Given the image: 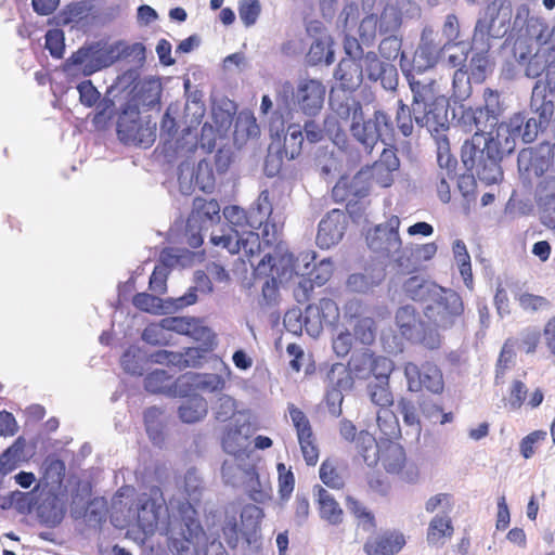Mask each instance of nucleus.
I'll use <instances>...</instances> for the list:
<instances>
[{
	"label": "nucleus",
	"instance_id": "57",
	"mask_svg": "<svg viewBox=\"0 0 555 555\" xmlns=\"http://www.w3.org/2000/svg\"><path fill=\"white\" fill-rule=\"evenodd\" d=\"M234 235L232 234H211L210 242L215 246H221L227 249L230 254H237L241 248L247 249L248 241L251 240L249 236L244 240L243 234L237 229H234Z\"/></svg>",
	"mask_w": 555,
	"mask_h": 555
},
{
	"label": "nucleus",
	"instance_id": "14",
	"mask_svg": "<svg viewBox=\"0 0 555 555\" xmlns=\"http://www.w3.org/2000/svg\"><path fill=\"white\" fill-rule=\"evenodd\" d=\"M517 166L520 177L528 182L555 170V143L543 141L534 147L522 149L518 153Z\"/></svg>",
	"mask_w": 555,
	"mask_h": 555
},
{
	"label": "nucleus",
	"instance_id": "35",
	"mask_svg": "<svg viewBox=\"0 0 555 555\" xmlns=\"http://www.w3.org/2000/svg\"><path fill=\"white\" fill-rule=\"evenodd\" d=\"M405 544L403 534L385 532L367 539L363 548L367 555H395Z\"/></svg>",
	"mask_w": 555,
	"mask_h": 555
},
{
	"label": "nucleus",
	"instance_id": "12",
	"mask_svg": "<svg viewBox=\"0 0 555 555\" xmlns=\"http://www.w3.org/2000/svg\"><path fill=\"white\" fill-rule=\"evenodd\" d=\"M344 51L347 57L340 60L335 69L334 77L345 90H356L365 79L364 57L365 53L359 39L346 36L344 39Z\"/></svg>",
	"mask_w": 555,
	"mask_h": 555
},
{
	"label": "nucleus",
	"instance_id": "25",
	"mask_svg": "<svg viewBox=\"0 0 555 555\" xmlns=\"http://www.w3.org/2000/svg\"><path fill=\"white\" fill-rule=\"evenodd\" d=\"M365 79L378 83L385 91L393 92L399 85V73L395 64L380 60L375 51H367L364 57Z\"/></svg>",
	"mask_w": 555,
	"mask_h": 555
},
{
	"label": "nucleus",
	"instance_id": "10",
	"mask_svg": "<svg viewBox=\"0 0 555 555\" xmlns=\"http://www.w3.org/2000/svg\"><path fill=\"white\" fill-rule=\"evenodd\" d=\"M395 319L401 335L409 341L418 344L428 350L441 347V334L420 317L414 306L405 305L398 308Z\"/></svg>",
	"mask_w": 555,
	"mask_h": 555
},
{
	"label": "nucleus",
	"instance_id": "47",
	"mask_svg": "<svg viewBox=\"0 0 555 555\" xmlns=\"http://www.w3.org/2000/svg\"><path fill=\"white\" fill-rule=\"evenodd\" d=\"M453 526L448 515H436L429 522L427 530V542L430 545L443 544L444 538H451Z\"/></svg>",
	"mask_w": 555,
	"mask_h": 555
},
{
	"label": "nucleus",
	"instance_id": "13",
	"mask_svg": "<svg viewBox=\"0 0 555 555\" xmlns=\"http://www.w3.org/2000/svg\"><path fill=\"white\" fill-rule=\"evenodd\" d=\"M156 122L143 120L141 114L120 106L117 135L125 144L150 147L156 140Z\"/></svg>",
	"mask_w": 555,
	"mask_h": 555
},
{
	"label": "nucleus",
	"instance_id": "21",
	"mask_svg": "<svg viewBox=\"0 0 555 555\" xmlns=\"http://www.w3.org/2000/svg\"><path fill=\"white\" fill-rule=\"evenodd\" d=\"M339 435L347 442H352L363 462L372 467L378 462V442L367 430H357L356 425L343 418L339 422Z\"/></svg>",
	"mask_w": 555,
	"mask_h": 555
},
{
	"label": "nucleus",
	"instance_id": "55",
	"mask_svg": "<svg viewBox=\"0 0 555 555\" xmlns=\"http://www.w3.org/2000/svg\"><path fill=\"white\" fill-rule=\"evenodd\" d=\"M374 177L372 175L370 166L362 168L358 171L350 181H348V193L354 199H361L370 194L371 185L369 179Z\"/></svg>",
	"mask_w": 555,
	"mask_h": 555
},
{
	"label": "nucleus",
	"instance_id": "20",
	"mask_svg": "<svg viewBox=\"0 0 555 555\" xmlns=\"http://www.w3.org/2000/svg\"><path fill=\"white\" fill-rule=\"evenodd\" d=\"M525 77L538 79L534 83L555 87V59L552 55L551 41L539 47L533 56L520 66Z\"/></svg>",
	"mask_w": 555,
	"mask_h": 555
},
{
	"label": "nucleus",
	"instance_id": "26",
	"mask_svg": "<svg viewBox=\"0 0 555 555\" xmlns=\"http://www.w3.org/2000/svg\"><path fill=\"white\" fill-rule=\"evenodd\" d=\"M269 131L272 138L276 137L280 139L281 134H284L283 150L280 153L284 154L288 159H295L300 154L305 141L301 125L293 122L285 129L283 114L280 111H275L269 124Z\"/></svg>",
	"mask_w": 555,
	"mask_h": 555
},
{
	"label": "nucleus",
	"instance_id": "19",
	"mask_svg": "<svg viewBox=\"0 0 555 555\" xmlns=\"http://www.w3.org/2000/svg\"><path fill=\"white\" fill-rule=\"evenodd\" d=\"M326 88L321 80L300 78L296 86L295 107L306 117H317L324 105Z\"/></svg>",
	"mask_w": 555,
	"mask_h": 555
},
{
	"label": "nucleus",
	"instance_id": "30",
	"mask_svg": "<svg viewBox=\"0 0 555 555\" xmlns=\"http://www.w3.org/2000/svg\"><path fill=\"white\" fill-rule=\"evenodd\" d=\"M272 204L270 202V193L268 190L262 191L254 205L246 211L248 235L251 238V244L259 245V234L254 230H259L263 227L262 234L269 235L270 217L272 215Z\"/></svg>",
	"mask_w": 555,
	"mask_h": 555
},
{
	"label": "nucleus",
	"instance_id": "61",
	"mask_svg": "<svg viewBox=\"0 0 555 555\" xmlns=\"http://www.w3.org/2000/svg\"><path fill=\"white\" fill-rule=\"evenodd\" d=\"M437 140V163L440 169L449 178H454V170L456 168V158L450 153V145L447 135L439 137Z\"/></svg>",
	"mask_w": 555,
	"mask_h": 555
},
{
	"label": "nucleus",
	"instance_id": "49",
	"mask_svg": "<svg viewBox=\"0 0 555 555\" xmlns=\"http://www.w3.org/2000/svg\"><path fill=\"white\" fill-rule=\"evenodd\" d=\"M327 388L340 390L341 392L351 390L353 387V376L343 363H335L331 366L326 375Z\"/></svg>",
	"mask_w": 555,
	"mask_h": 555
},
{
	"label": "nucleus",
	"instance_id": "63",
	"mask_svg": "<svg viewBox=\"0 0 555 555\" xmlns=\"http://www.w3.org/2000/svg\"><path fill=\"white\" fill-rule=\"evenodd\" d=\"M247 492L256 503H264L271 499V487L268 481H261L255 470L248 473Z\"/></svg>",
	"mask_w": 555,
	"mask_h": 555
},
{
	"label": "nucleus",
	"instance_id": "4",
	"mask_svg": "<svg viewBox=\"0 0 555 555\" xmlns=\"http://www.w3.org/2000/svg\"><path fill=\"white\" fill-rule=\"evenodd\" d=\"M505 111L506 104L502 94L498 90L486 88L482 93V104L477 106L461 104L453 108L452 114L456 124L465 132L494 137L493 130H498Z\"/></svg>",
	"mask_w": 555,
	"mask_h": 555
},
{
	"label": "nucleus",
	"instance_id": "18",
	"mask_svg": "<svg viewBox=\"0 0 555 555\" xmlns=\"http://www.w3.org/2000/svg\"><path fill=\"white\" fill-rule=\"evenodd\" d=\"M185 95H186V104L184 107L185 118H188L189 114H192V118L190 121L184 120V127L182 128V138L177 139L175 143V150L177 152L184 150V145L182 141H186L190 143V146L186 151L192 152L197 146V134H193L192 130L201 124V119L204 116V105L202 103V92L198 90H191V81L190 79H185L183 82Z\"/></svg>",
	"mask_w": 555,
	"mask_h": 555
},
{
	"label": "nucleus",
	"instance_id": "37",
	"mask_svg": "<svg viewBox=\"0 0 555 555\" xmlns=\"http://www.w3.org/2000/svg\"><path fill=\"white\" fill-rule=\"evenodd\" d=\"M400 167V160L393 149H384L377 162L370 167L376 181L384 188L390 186L393 182L391 173Z\"/></svg>",
	"mask_w": 555,
	"mask_h": 555
},
{
	"label": "nucleus",
	"instance_id": "24",
	"mask_svg": "<svg viewBox=\"0 0 555 555\" xmlns=\"http://www.w3.org/2000/svg\"><path fill=\"white\" fill-rule=\"evenodd\" d=\"M400 219L391 216L385 223L378 224L372 233L366 236L370 249L392 256L401 250L402 241L399 235Z\"/></svg>",
	"mask_w": 555,
	"mask_h": 555
},
{
	"label": "nucleus",
	"instance_id": "32",
	"mask_svg": "<svg viewBox=\"0 0 555 555\" xmlns=\"http://www.w3.org/2000/svg\"><path fill=\"white\" fill-rule=\"evenodd\" d=\"M220 210V205L216 199L206 201L202 197H195L193 209L188 218L189 229H209L221 220Z\"/></svg>",
	"mask_w": 555,
	"mask_h": 555
},
{
	"label": "nucleus",
	"instance_id": "22",
	"mask_svg": "<svg viewBox=\"0 0 555 555\" xmlns=\"http://www.w3.org/2000/svg\"><path fill=\"white\" fill-rule=\"evenodd\" d=\"M526 33L527 36H519L513 47V55L519 67L533 56L538 49L535 44L541 47L550 42L548 26L539 20L528 21Z\"/></svg>",
	"mask_w": 555,
	"mask_h": 555
},
{
	"label": "nucleus",
	"instance_id": "6",
	"mask_svg": "<svg viewBox=\"0 0 555 555\" xmlns=\"http://www.w3.org/2000/svg\"><path fill=\"white\" fill-rule=\"evenodd\" d=\"M452 44H440L435 40L433 28L425 27L422 30L420 42L415 49L413 59L410 60L405 52L401 53L400 68L409 82L411 88L412 81H422L416 78V75L424 74L428 69L434 68L442 53L450 52ZM423 81H434L433 79H423Z\"/></svg>",
	"mask_w": 555,
	"mask_h": 555
},
{
	"label": "nucleus",
	"instance_id": "36",
	"mask_svg": "<svg viewBox=\"0 0 555 555\" xmlns=\"http://www.w3.org/2000/svg\"><path fill=\"white\" fill-rule=\"evenodd\" d=\"M441 286L437 283L429 281L421 275H413L403 282L402 289L408 298L413 301H420L425 305L429 302L434 294H436Z\"/></svg>",
	"mask_w": 555,
	"mask_h": 555
},
{
	"label": "nucleus",
	"instance_id": "46",
	"mask_svg": "<svg viewBox=\"0 0 555 555\" xmlns=\"http://www.w3.org/2000/svg\"><path fill=\"white\" fill-rule=\"evenodd\" d=\"M185 384L194 390L215 392L223 389L225 382L218 374L190 373L183 376Z\"/></svg>",
	"mask_w": 555,
	"mask_h": 555
},
{
	"label": "nucleus",
	"instance_id": "60",
	"mask_svg": "<svg viewBox=\"0 0 555 555\" xmlns=\"http://www.w3.org/2000/svg\"><path fill=\"white\" fill-rule=\"evenodd\" d=\"M378 31L382 36L396 35L402 24V16L395 7H386L377 18Z\"/></svg>",
	"mask_w": 555,
	"mask_h": 555
},
{
	"label": "nucleus",
	"instance_id": "40",
	"mask_svg": "<svg viewBox=\"0 0 555 555\" xmlns=\"http://www.w3.org/2000/svg\"><path fill=\"white\" fill-rule=\"evenodd\" d=\"M207 412V401L198 395L184 398L178 408L179 418L186 424L202 421Z\"/></svg>",
	"mask_w": 555,
	"mask_h": 555
},
{
	"label": "nucleus",
	"instance_id": "9",
	"mask_svg": "<svg viewBox=\"0 0 555 555\" xmlns=\"http://www.w3.org/2000/svg\"><path fill=\"white\" fill-rule=\"evenodd\" d=\"M423 313L437 331L439 328L450 330L461 320L464 313V302L459 293L441 286L424 306Z\"/></svg>",
	"mask_w": 555,
	"mask_h": 555
},
{
	"label": "nucleus",
	"instance_id": "51",
	"mask_svg": "<svg viewBox=\"0 0 555 555\" xmlns=\"http://www.w3.org/2000/svg\"><path fill=\"white\" fill-rule=\"evenodd\" d=\"M366 395L375 405L380 409H389L393 403V397L389 389V383L371 380L366 385Z\"/></svg>",
	"mask_w": 555,
	"mask_h": 555
},
{
	"label": "nucleus",
	"instance_id": "34",
	"mask_svg": "<svg viewBox=\"0 0 555 555\" xmlns=\"http://www.w3.org/2000/svg\"><path fill=\"white\" fill-rule=\"evenodd\" d=\"M79 93V101L86 107H96L93 121L95 124L102 122L106 119V111L114 106V103L109 99H101V93L93 86L91 80H83L77 86Z\"/></svg>",
	"mask_w": 555,
	"mask_h": 555
},
{
	"label": "nucleus",
	"instance_id": "39",
	"mask_svg": "<svg viewBox=\"0 0 555 555\" xmlns=\"http://www.w3.org/2000/svg\"><path fill=\"white\" fill-rule=\"evenodd\" d=\"M378 461L390 474H399L406 461L404 449L397 442L378 443Z\"/></svg>",
	"mask_w": 555,
	"mask_h": 555
},
{
	"label": "nucleus",
	"instance_id": "7",
	"mask_svg": "<svg viewBox=\"0 0 555 555\" xmlns=\"http://www.w3.org/2000/svg\"><path fill=\"white\" fill-rule=\"evenodd\" d=\"M314 251L301 253L295 260L291 261V273L300 275L302 279L294 289V297L299 304L310 299L313 286L324 285L333 273V262L330 258L320 260L317 264Z\"/></svg>",
	"mask_w": 555,
	"mask_h": 555
},
{
	"label": "nucleus",
	"instance_id": "5",
	"mask_svg": "<svg viewBox=\"0 0 555 555\" xmlns=\"http://www.w3.org/2000/svg\"><path fill=\"white\" fill-rule=\"evenodd\" d=\"M412 106L414 122L438 139L449 129L448 102L437 95L435 81H412Z\"/></svg>",
	"mask_w": 555,
	"mask_h": 555
},
{
	"label": "nucleus",
	"instance_id": "42",
	"mask_svg": "<svg viewBox=\"0 0 555 555\" xmlns=\"http://www.w3.org/2000/svg\"><path fill=\"white\" fill-rule=\"evenodd\" d=\"M374 354L367 348L354 350L349 359L347 369L353 377L359 379L367 378L373 370Z\"/></svg>",
	"mask_w": 555,
	"mask_h": 555
},
{
	"label": "nucleus",
	"instance_id": "28",
	"mask_svg": "<svg viewBox=\"0 0 555 555\" xmlns=\"http://www.w3.org/2000/svg\"><path fill=\"white\" fill-rule=\"evenodd\" d=\"M250 436V414L247 410H242L233 422L224 427L221 437L222 449L228 454L236 455L245 449Z\"/></svg>",
	"mask_w": 555,
	"mask_h": 555
},
{
	"label": "nucleus",
	"instance_id": "62",
	"mask_svg": "<svg viewBox=\"0 0 555 555\" xmlns=\"http://www.w3.org/2000/svg\"><path fill=\"white\" fill-rule=\"evenodd\" d=\"M116 61L127 60L138 63L145 61V46L141 42L128 44L124 41L114 43Z\"/></svg>",
	"mask_w": 555,
	"mask_h": 555
},
{
	"label": "nucleus",
	"instance_id": "58",
	"mask_svg": "<svg viewBox=\"0 0 555 555\" xmlns=\"http://www.w3.org/2000/svg\"><path fill=\"white\" fill-rule=\"evenodd\" d=\"M332 107L338 117L349 119L350 125L359 121L364 112L362 103L354 98H347L341 102H333Z\"/></svg>",
	"mask_w": 555,
	"mask_h": 555
},
{
	"label": "nucleus",
	"instance_id": "41",
	"mask_svg": "<svg viewBox=\"0 0 555 555\" xmlns=\"http://www.w3.org/2000/svg\"><path fill=\"white\" fill-rule=\"evenodd\" d=\"M94 48L93 43L82 46L74 52L65 62L64 69L72 70L74 67H80L85 76H90L95 73V65L93 61Z\"/></svg>",
	"mask_w": 555,
	"mask_h": 555
},
{
	"label": "nucleus",
	"instance_id": "52",
	"mask_svg": "<svg viewBox=\"0 0 555 555\" xmlns=\"http://www.w3.org/2000/svg\"><path fill=\"white\" fill-rule=\"evenodd\" d=\"M452 250L464 283L467 287L470 288L473 285V273L470 256L467 251L465 243L462 240H455L452 246Z\"/></svg>",
	"mask_w": 555,
	"mask_h": 555
},
{
	"label": "nucleus",
	"instance_id": "38",
	"mask_svg": "<svg viewBox=\"0 0 555 555\" xmlns=\"http://www.w3.org/2000/svg\"><path fill=\"white\" fill-rule=\"evenodd\" d=\"M313 493L317 496L321 518L331 525L341 524L343 509L333 494L319 485L314 486Z\"/></svg>",
	"mask_w": 555,
	"mask_h": 555
},
{
	"label": "nucleus",
	"instance_id": "50",
	"mask_svg": "<svg viewBox=\"0 0 555 555\" xmlns=\"http://www.w3.org/2000/svg\"><path fill=\"white\" fill-rule=\"evenodd\" d=\"M163 410L157 406H151L144 411V424L146 433L156 446H159L164 441V422H163Z\"/></svg>",
	"mask_w": 555,
	"mask_h": 555
},
{
	"label": "nucleus",
	"instance_id": "16",
	"mask_svg": "<svg viewBox=\"0 0 555 555\" xmlns=\"http://www.w3.org/2000/svg\"><path fill=\"white\" fill-rule=\"evenodd\" d=\"M545 133L533 119H530L526 111L514 113L507 121L501 122L495 135L504 143L509 141L513 145V152L516 149L517 141L524 144L533 143L540 134Z\"/></svg>",
	"mask_w": 555,
	"mask_h": 555
},
{
	"label": "nucleus",
	"instance_id": "29",
	"mask_svg": "<svg viewBox=\"0 0 555 555\" xmlns=\"http://www.w3.org/2000/svg\"><path fill=\"white\" fill-rule=\"evenodd\" d=\"M160 95V82L156 79H147L134 87L130 96L121 106L142 114L158 107Z\"/></svg>",
	"mask_w": 555,
	"mask_h": 555
},
{
	"label": "nucleus",
	"instance_id": "56",
	"mask_svg": "<svg viewBox=\"0 0 555 555\" xmlns=\"http://www.w3.org/2000/svg\"><path fill=\"white\" fill-rule=\"evenodd\" d=\"M160 327L178 334L197 337L198 323L195 319L169 317L160 321Z\"/></svg>",
	"mask_w": 555,
	"mask_h": 555
},
{
	"label": "nucleus",
	"instance_id": "23",
	"mask_svg": "<svg viewBox=\"0 0 555 555\" xmlns=\"http://www.w3.org/2000/svg\"><path fill=\"white\" fill-rule=\"evenodd\" d=\"M527 114L544 132L555 116V87L534 83L531 91Z\"/></svg>",
	"mask_w": 555,
	"mask_h": 555
},
{
	"label": "nucleus",
	"instance_id": "53",
	"mask_svg": "<svg viewBox=\"0 0 555 555\" xmlns=\"http://www.w3.org/2000/svg\"><path fill=\"white\" fill-rule=\"evenodd\" d=\"M64 514L63 504L56 498L46 500L38 507L39 517L50 527L59 525L63 520Z\"/></svg>",
	"mask_w": 555,
	"mask_h": 555
},
{
	"label": "nucleus",
	"instance_id": "64",
	"mask_svg": "<svg viewBox=\"0 0 555 555\" xmlns=\"http://www.w3.org/2000/svg\"><path fill=\"white\" fill-rule=\"evenodd\" d=\"M346 507L358 518V525L364 531H372L375 528L374 515L367 508L352 496L346 500Z\"/></svg>",
	"mask_w": 555,
	"mask_h": 555
},
{
	"label": "nucleus",
	"instance_id": "44",
	"mask_svg": "<svg viewBox=\"0 0 555 555\" xmlns=\"http://www.w3.org/2000/svg\"><path fill=\"white\" fill-rule=\"evenodd\" d=\"M335 52L332 48V40L330 37L315 39L307 53V63L311 66L325 63L331 65L334 62Z\"/></svg>",
	"mask_w": 555,
	"mask_h": 555
},
{
	"label": "nucleus",
	"instance_id": "2",
	"mask_svg": "<svg viewBox=\"0 0 555 555\" xmlns=\"http://www.w3.org/2000/svg\"><path fill=\"white\" fill-rule=\"evenodd\" d=\"M167 545L172 555H229L220 541L207 542L197 512L183 503L179 516L167 526Z\"/></svg>",
	"mask_w": 555,
	"mask_h": 555
},
{
	"label": "nucleus",
	"instance_id": "1",
	"mask_svg": "<svg viewBox=\"0 0 555 555\" xmlns=\"http://www.w3.org/2000/svg\"><path fill=\"white\" fill-rule=\"evenodd\" d=\"M512 4L509 0H492L475 25L468 72L473 80L482 82L491 72L489 50L491 41L503 38L511 28Z\"/></svg>",
	"mask_w": 555,
	"mask_h": 555
},
{
	"label": "nucleus",
	"instance_id": "45",
	"mask_svg": "<svg viewBox=\"0 0 555 555\" xmlns=\"http://www.w3.org/2000/svg\"><path fill=\"white\" fill-rule=\"evenodd\" d=\"M377 426L380 431V439L385 443L395 442L401 436V428L397 415L389 409H379L376 415Z\"/></svg>",
	"mask_w": 555,
	"mask_h": 555
},
{
	"label": "nucleus",
	"instance_id": "48",
	"mask_svg": "<svg viewBox=\"0 0 555 555\" xmlns=\"http://www.w3.org/2000/svg\"><path fill=\"white\" fill-rule=\"evenodd\" d=\"M180 104L171 103L163 115L159 126V137L165 143L172 141L178 134V129L180 128L178 118L180 117Z\"/></svg>",
	"mask_w": 555,
	"mask_h": 555
},
{
	"label": "nucleus",
	"instance_id": "43",
	"mask_svg": "<svg viewBox=\"0 0 555 555\" xmlns=\"http://www.w3.org/2000/svg\"><path fill=\"white\" fill-rule=\"evenodd\" d=\"M120 363L125 372L132 375H142L149 364L147 351L130 346L121 356Z\"/></svg>",
	"mask_w": 555,
	"mask_h": 555
},
{
	"label": "nucleus",
	"instance_id": "15",
	"mask_svg": "<svg viewBox=\"0 0 555 555\" xmlns=\"http://www.w3.org/2000/svg\"><path fill=\"white\" fill-rule=\"evenodd\" d=\"M181 504L177 505V509L169 514L168 507L162 498H140L138 506L139 527L145 535H152L155 531L159 530L167 537V526L173 517L179 516Z\"/></svg>",
	"mask_w": 555,
	"mask_h": 555
},
{
	"label": "nucleus",
	"instance_id": "54",
	"mask_svg": "<svg viewBox=\"0 0 555 555\" xmlns=\"http://www.w3.org/2000/svg\"><path fill=\"white\" fill-rule=\"evenodd\" d=\"M321 122L324 139L328 138L340 150L346 149L348 144L347 134L341 128L337 117L327 115Z\"/></svg>",
	"mask_w": 555,
	"mask_h": 555
},
{
	"label": "nucleus",
	"instance_id": "31",
	"mask_svg": "<svg viewBox=\"0 0 555 555\" xmlns=\"http://www.w3.org/2000/svg\"><path fill=\"white\" fill-rule=\"evenodd\" d=\"M346 229V216L340 209H333L320 221L317 244L321 248H330L340 242Z\"/></svg>",
	"mask_w": 555,
	"mask_h": 555
},
{
	"label": "nucleus",
	"instance_id": "17",
	"mask_svg": "<svg viewBox=\"0 0 555 555\" xmlns=\"http://www.w3.org/2000/svg\"><path fill=\"white\" fill-rule=\"evenodd\" d=\"M403 371L410 391L417 392L426 389L435 395L443 391L442 373L436 364L426 362L418 366L413 362H406Z\"/></svg>",
	"mask_w": 555,
	"mask_h": 555
},
{
	"label": "nucleus",
	"instance_id": "11",
	"mask_svg": "<svg viewBox=\"0 0 555 555\" xmlns=\"http://www.w3.org/2000/svg\"><path fill=\"white\" fill-rule=\"evenodd\" d=\"M241 525L238 526L235 516L227 514L224 525L222 527L223 535L230 547L235 548L238 543L254 545L258 547V530L260 521L263 517V512L255 504H247L241 511Z\"/></svg>",
	"mask_w": 555,
	"mask_h": 555
},
{
	"label": "nucleus",
	"instance_id": "8",
	"mask_svg": "<svg viewBox=\"0 0 555 555\" xmlns=\"http://www.w3.org/2000/svg\"><path fill=\"white\" fill-rule=\"evenodd\" d=\"M351 137L371 154L378 142L385 145L393 140L395 128L391 116L382 108H376L372 114L363 112L359 121L349 125Z\"/></svg>",
	"mask_w": 555,
	"mask_h": 555
},
{
	"label": "nucleus",
	"instance_id": "33",
	"mask_svg": "<svg viewBox=\"0 0 555 555\" xmlns=\"http://www.w3.org/2000/svg\"><path fill=\"white\" fill-rule=\"evenodd\" d=\"M535 201L544 225L555 224V176H545L537 185Z\"/></svg>",
	"mask_w": 555,
	"mask_h": 555
},
{
	"label": "nucleus",
	"instance_id": "27",
	"mask_svg": "<svg viewBox=\"0 0 555 555\" xmlns=\"http://www.w3.org/2000/svg\"><path fill=\"white\" fill-rule=\"evenodd\" d=\"M133 305L145 312L160 314L175 312L196 302L195 289L186 292L184 295L177 298L160 299L159 297L149 294L139 293L133 297Z\"/></svg>",
	"mask_w": 555,
	"mask_h": 555
},
{
	"label": "nucleus",
	"instance_id": "59",
	"mask_svg": "<svg viewBox=\"0 0 555 555\" xmlns=\"http://www.w3.org/2000/svg\"><path fill=\"white\" fill-rule=\"evenodd\" d=\"M203 491V481L195 468H190L184 475V492L188 495V500L178 501L180 503H190L194 507V503L199 502Z\"/></svg>",
	"mask_w": 555,
	"mask_h": 555
},
{
	"label": "nucleus",
	"instance_id": "3",
	"mask_svg": "<svg viewBox=\"0 0 555 555\" xmlns=\"http://www.w3.org/2000/svg\"><path fill=\"white\" fill-rule=\"evenodd\" d=\"M513 153L509 141L502 143L500 138L473 135L465 141L461 150V159L468 172L486 185L496 184L503 180L502 160Z\"/></svg>",
	"mask_w": 555,
	"mask_h": 555
}]
</instances>
